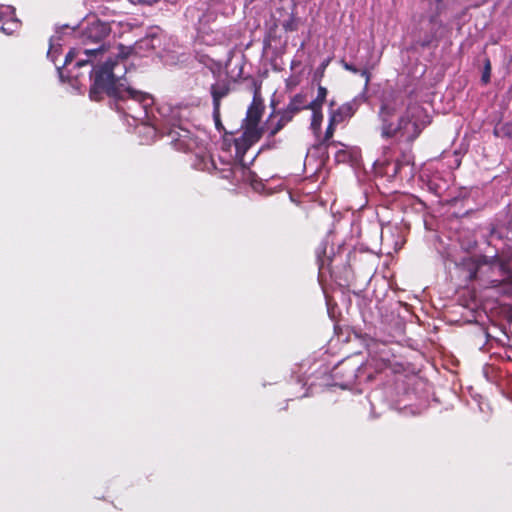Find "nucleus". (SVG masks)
<instances>
[{
    "label": "nucleus",
    "instance_id": "nucleus-1",
    "mask_svg": "<svg viewBox=\"0 0 512 512\" xmlns=\"http://www.w3.org/2000/svg\"><path fill=\"white\" fill-rule=\"evenodd\" d=\"M116 49L117 51L112 53L114 58L109 57L103 64L93 67L90 74L92 84L89 97L93 101H100L106 94L115 99L118 111L131 116L130 111L135 105L146 109L152 104L153 99L150 94L125 86L121 82L127 72L126 62L131 48L120 44Z\"/></svg>",
    "mask_w": 512,
    "mask_h": 512
},
{
    "label": "nucleus",
    "instance_id": "nucleus-2",
    "mask_svg": "<svg viewBox=\"0 0 512 512\" xmlns=\"http://www.w3.org/2000/svg\"><path fill=\"white\" fill-rule=\"evenodd\" d=\"M395 110L392 107L383 105L380 109L381 135L383 138L402 137L409 143H412L419 137L424 127L430 123L429 115L425 109L411 103L406 107L405 112L394 123L392 118Z\"/></svg>",
    "mask_w": 512,
    "mask_h": 512
},
{
    "label": "nucleus",
    "instance_id": "nucleus-3",
    "mask_svg": "<svg viewBox=\"0 0 512 512\" xmlns=\"http://www.w3.org/2000/svg\"><path fill=\"white\" fill-rule=\"evenodd\" d=\"M253 100L249 105L243 123L242 134L234 139V147L237 156H244L246 152L257 143L263 134V128L259 127L265 106L261 96V83L252 79Z\"/></svg>",
    "mask_w": 512,
    "mask_h": 512
},
{
    "label": "nucleus",
    "instance_id": "nucleus-4",
    "mask_svg": "<svg viewBox=\"0 0 512 512\" xmlns=\"http://www.w3.org/2000/svg\"><path fill=\"white\" fill-rule=\"evenodd\" d=\"M111 28L108 23L101 21H94L83 30L81 40L84 45L99 44L97 48H85L83 53L86 55L85 59H79L76 63L77 67H82L91 62L92 57L102 55L107 49L104 43L105 38L110 35Z\"/></svg>",
    "mask_w": 512,
    "mask_h": 512
},
{
    "label": "nucleus",
    "instance_id": "nucleus-5",
    "mask_svg": "<svg viewBox=\"0 0 512 512\" xmlns=\"http://www.w3.org/2000/svg\"><path fill=\"white\" fill-rule=\"evenodd\" d=\"M171 145L178 151L189 152L197 147V138L193 136L191 131L183 127H174L169 133Z\"/></svg>",
    "mask_w": 512,
    "mask_h": 512
},
{
    "label": "nucleus",
    "instance_id": "nucleus-6",
    "mask_svg": "<svg viewBox=\"0 0 512 512\" xmlns=\"http://www.w3.org/2000/svg\"><path fill=\"white\" fill-rule=\"evenodd\" d=\"M357 368L350 362L342 361L338 363L332 370V377L337 381V384L346 388L354 383L357 377Z\"/></svg>",
    "mask_w": 512,
    "mask_h": 512
},
{
    "label": "nucleus",
    "instance_id": "nucleus-7",
    "mask_svg": "<svg viewBox=\"0 0 512 512\" xmlns=\"http://www.w3.org/2000/svg\"><path fill=\"white\" fill-rule=\"evenodd\" d=\"M429 25V30L417 40V44L422 48H428L432 45L437 46L440 40L438 37V31L443 27V23L437 14L429 17Z\"/></svg>",
    "mask_w": 512,
    "mask_h": 512
},
{
    "label": "nucleus",
    "instance_id": "nucleus-8",
    "mask_svg": "<svg viewBox=\"0 0 512 512\" xmlns=\"http://www.w3.org/2000/svg\"><path fill=\"white\" fill-rule=\"evenodd\" d=\"M335 101L329 102V120L337 125H340L349 120L355 114V104L353 102H346L337 108H334Z\"/></svg>",
    "mask_w": 512,
    "mask_h": 512
},
{
    "label": "nucleus",
    "instance_id": "nucleus-9",
    "mask_svg": "<svg viewBox=\"0 0 512 512\" xmlns=\"http://www.w3.org/2000/svg\"><path fill=\"white\" fill-rule=\"evenodd\" d=\"M279 119L275 124L272 122L273 114L270 115L267 125H269V137H274L278 132H280L289 122L294 118L291 114H289L285 109L278 112Z\"/></svg>",
    "mask_w": 512,
    "mask_h": 512
},
{
    "label": "nucleus",
    "instance_id": "nucleus-10",
    "mask_svg": "<svg viewBox=\"0 0 512 512\" xmlns=\"http://www.w3.org/2000/svg\"><path fill=\"white\" fill-rule=\"evenodd\" d=\"M285 110L293 117L302 110H309V102L307 101L306 95L301 93L294 95Z\"/></svg>",
    "mask_w": 512,
    "mask_h": 512
},
{
    "label": "nucleus",
    "instance_id": "nucleus-11",
    "mask_svg": "<svg viewBox=\"0 0 512 512\" xmlns=\"http://www.w3.org/2000/svg\"><path fill=\"white\" fill-rule=\"evenodd\" d=\"M340 64L346 71H349L353 74H360V76L365 79V84H369L371 80V70L373 69V66L365 64L361 67H357L356 65L347 62L345 59H341Z\"/></svg>",
    "mask_w": 512,
    "mask_h": 512
},
{
    "label": "nucleus",
    "instance_id": "nucleus-12",
    "mask_svg": "<svg viewBox=\"0 0 512 512\" xmlns=\"http://www.w3.org/2000/svg\"><path fill=\"white\" fill-rule=\"evenodd\" d=\"M210 91H211V96H212V100H213V107L220 108L221 100H222V98L226 97L229 94L230 88L227 84H223V85L213 84L211 86Z\"/></svg>",
    "mask_w": 512,
    "mask_h": 512
},
{
    "label": "nucleus",
    "instance_id": "nucleus-13",
    "mask_svg": "<svg viewBox=\"0 0 512 512\" xmlns=\"http://www.w3.org/2000/svg\"><path fill=\"white\" fill-rule=\"evenodd\" d=\"M328 95V90L326 87L319 85L317 89L316 98L309 102V109H318L322 110V106L326 101Z\"/></svg>",
    "mask_w": 512,
    "mask_h": 512
},
{
    "label": "nucleus",
    "instance_id": "nucleus-14",
    "mask_svg": "<svg viewBox=\"0 0 512 512\" xmlns=\"http://www.w3.org/2000/svg\"><path fill=\"white\" fill-rule=\"evenodd\" d=\"M312 111L310 128L316 136H319L321 133L322 121H323V112L318 109H310Z\"/></svg>",
    "mask_w": 512,
    "mask_h": 512
},
{
    "label": "nucleus",
    "instance_id": "nucleus-15",
    "mask_svg": "<svg viewBox=\"0 0 512 512\" xmlns=\"http://www.w3.org/2000/svg\"><path fill=\"white\" fill-rule=\"evenodd\" d=\"M337 126V124L331 122L328 119V126L326 128L323 138L319 142V145L329 147L332 144L331 140L334 136Z\"/></svg>",
    "mask_w": 512,
    "mask_h": 512
},
{
    "label": "nucleus",
    "instance_id": "nucleus-16",
    "mask_svg": "<svg viewBox=\"0 0 512 512\" xmlns=\"http://www.w3.org/2000/svg\"><path fill=\"white\" fill-rule=\"evenodd\" d=\"M17 25V21L9 19L3 13H0V31L5 34H11Z\"/></svg>",
    "mask_w": 512,
    "mask_h": 512
},
{
    "label": "nucleus",
    "instance_id": "nucleus-17",
    "mask_svg": "<svg viewBox=\"0 0 512 512\" xmlns=\"http://www.w3.org/2000/svg\"><path fill=\"white\" fill-rule=\"evenodd\" d=\"M494 134L497 136H505L508 138H512V121L504 123L499 128H495Z\"/></svg>",
    "mask_w": 512,
    "mask_h": 512
},
{
    "label": "nucleus",
    "instance_id": "nucleus-18",
    "mask_svg": "<svg viewBox=\"0 0 512 512\" xmlns=\"http://www.w3.org/2000/svg\"><path fill=\"white\" fill-rule=\"evenodd\" d=\"M283 29L286 32H293L298 29V21L297 19L292 15L290 18L283 22L282 24Z\"/></svg>",
    "mask_w": 512,
    "mask_h": 512
},
{
    "label": "nucleus",
    "instance_id": "nucleus-19",
    "mask_svg": "<svg viewBox=\"0 0 512 512\" xmlns=\"http://www.w3.org/2000/svg\"><path fill=\"white\" fill-rule=\"evenodd\" d=\"M491 77V63L489 59L485 60L484 70L482 72L481 81L483 84H488Z\"/></svg>",
    "mask_w": 512,
    "mask_h": 512
},
{
    "label": "nucleus",
    "instance_id": "nucleus-20",
    "mask_svg": "<svg viewBox=\"0 0 512 512\" xmlns=\"http://www.w3.org/2000/svg\"><path fill=\"white\" fill-rule=\"evenodd\" d=\"M213 119H214V123H215V127L216 129L220 132L222 130H224V126L221 122V118H220V108L217 107H213Z\"/></svg>",
    "mask_w": 512,
    "mask_h": 512
},
{
    "label": "nucleus",
    "instance_id": "nucleus-21",
    "mask_svg": "<svg viewBox=\"0 0 512 512\" xmlns=\"http://www.w3.org/2000/svg\"><path fill=\"white\" fill-rule=\"evenodd\" d=\"M329 63H330V58H328V59L324 60V61L320 64V66H319V68H318V72H320V75H321V76H323V74H324V72H325V69L327 68V66L329 65Z\"/></svg>",
    "mask_w": 512,
    "mask_h": 512
},
{
    "label": "nucleus",
    "instance_id": "nucleus-22",
    "mask_svg": "<svg viewBox=\"0 0 512 512\" xmlns=\"http://www.w3.org/2000/svg\"><path fill=\"white\" fill-rule=\"evenodd\" d=\"M132 3L142 4V5H152L159 0H130Z\"/></svg>",
    "mask_w": 512,
    "mask_h": 512
},
{
    "label": "nucleus",
    "instance_id": "nucleus-23",
    "mask_svg": "<svg viewBox=\"0 0 512 512\" xmlns=\"http://www.w3.org/2000/svg\"><path fill=\"white\" fill-rule=\"evenodd\" d=\"M73 57H74V52L73 51H69L68 54L65 57V64H68L69 62H71Z\"/></svg>",
    "mask_w": 512,
    "mask_h": 512
},
{
    "label": "nucleus",
    "instance_id": "nucleus-24",
    "mask_svg": "<svg viewBox=\"0 0 512 512\" xmlns=\"http://www.w3.org/2000/svg\"><path fill=\"white\" fill-rule=\"evenodd\" d=\"M400 167H401V162L399 160H397L395 163V173H397V171L400 169Z\"/></svg>",
    "mask_w": 512,
    "mask_h": 512
}]
</instances>
